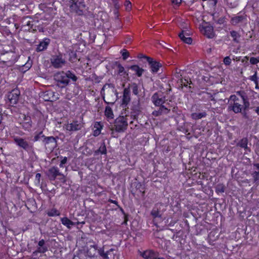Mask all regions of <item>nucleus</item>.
Segmentation results:
<instances>
[{
	"mask_svg": "<svg viewBox=\"0 0 259 259\" xmlns=\"http://www.w3.org/2000/svg\"><path fill=\"white\" fill-rule=\"evenodd\" d=\"M94 127L95 130L93 131V135L97 137L101 134L103 126L100 122H96Z\"/></svg>",
	"mask_w": 259,
	"mask_h": 259,
	"instance_id": "obj_27",
	"label": "nucleus"
},
{
	"mask_svg": "<svg viewBox=\"0 0 259 259\" xmlns=\"http://www.w3.org/2000/svg\"><path fill=\"white\" fill-rule=\"evenodd\" d=\"M24 68H25V70H24V71H26V70H27L28 69L30 68V67H31V65H30L29 64H27V63H26L23 66Z\"/></svg>",
	"mask_w": 259,
	"mask_h": 259,
	"instance_id": "obj_58",
	"label": "nucleus"
},
{
	"mask_svg": "<svg viewBox=\"0 0 259 259\" xmlns=\"http://www.w3.org/2000/svg\"><path fill=\"white\" fill-rule=\"evenodd\" d=\"M141 112L140 107L139 104L137 105H133L131 107V117L133 120H137L138 116Z\"/></svg>",
	"mask_w": 259,
	"mask_h": 259,
	"instance_id": "obj_18",
	"label": "nucleus"
},
{
	"mask_svg": "<svg viewBox=\"0 0 259 259\" xmlns=\"http://www.w3.org/2000/svg\"><path fill=\"white\" fill-rule=\"evenodd\" d=\"M255 111L256 113L257 114V115H259V106L256 107Z\"/></svg>",
	"mask_w": 259,
	"mask_h": 259,
	"instance_id": "obj_64",
	"label": "nucleus"
},
{
	"mask_svg": "<svg viewBox=\"0 0 259 259\" xmlns=\"http://www.w3.org/2000/svg\"><path fill=\"white\" fill-rule=\"evenodd\" d=\"M104 246L98 249V254L103 259H119L117 251L114 248H111L105 252Z\"/></svg>",
	"mask_w": 259,
	"mask_h": 259,
	"instance_id": "obj_8",
	"label": "nucleus"
},
{
	"mask_svg": "<svg viewBox=\"0 0 259 259\" xmlns=\"http://www.w3.org/2000/svg\"><path fill=\"white\" fill-rule=\"evenodd\" d=\"M190 34H188L186 30H182L180 33L179 34V36L180 38L185 43L190 45L192 42V39L191 37L186 36H189Z\"/></svg>",
	"mask_w": 259,
	"mask_h": 259,
	"instance_id": "obj_20",
	"label": "nucleus"
},
{
	"mask_svg": "<svg viewBox=\"0 0 259 259\" xmlns=\"http://www.w3.org/2000/svg\"><path fill=\"white\" fill-rule=\"evenodd\" d=\"M254 83L255 84V89L256 90H259L258 81Z\"/></svg>",
	"mask_w": 259,
	"mask_h": 259,
	"instance_id": "obj_63",
	"label": "nucleus"
},
{
	"mask_svg": "<svg viewBox=\"0 0 259 259\" xmlns=\"http://www.w3.org/2000/svg\"><path fill=\"white\" fill-rule=\"evenodd\" d=\"M159 205L158 204H156L150 213L153 218V224L156 227H158V224L161 223L163 221L162 213L160 211Z\"/></svg>",
	"mask_w": 259,
	"mask_h": 259,
	"instance_id": "obj_9",
	"label": "nucleus"
},
{
	"mask_svg": "<svg viewBox=\"0 0 259 259\" xmlns=\"http://www.w3.org/2000/svg\"><path fill=\"white\" fill-rule=\"evenodd\" d=\"M77 59L76 54L74 53L72 54V56H70L69 61L72 62H75Z\"/></svg>",
	"mask_w": 259,
	"mask_h": 259,
	"instance_id": "obj_53",
	"label": "nucleus"
},
{
	"mask_svg": "<svg viewBox=\"0 0 259 259\" xmlns=\"http://www.w3.org/2000/svg\"><path fill=\"white\" fill-rule=\"evenodd\" d=\"M107 154V148L104 141H103L98 148L94 152L95 155H98L99 154L105 155Z\"/></svg>",
	"mask_w": 259,
	"mask_h": 259,
	"instance_id": "obj_24",
	"label": "nucleus"
},
{
	"mask_svg": "<svg viewBox=\"0 0 259 259\" xmlns=\"http://www.w3.org/2000/svg\"><path fill=\"white\" fill-rule=\"evenodd\" d=\"M135 188L141 193V196H144L145 194V187L144 184L141 182H136L134 184Z\"/></svg>",
	"mask_w": 259,
	"mask_h": 259,
	"instance_id": "obj_30",
	"label": "nucleus"
},
{
	"mask_svg": "<svg viewBox=\"0 0 259 259\" xmlns=\"http://www.w3.org/2000/svg\"><path fill=\"white\" fill-rule=\"evenodd\" d=\"M249 62L251 65H256L259 63V57H251L249 59Z\"/></svg>",
	"mask_w": 259,
	"mask_h": 259,
	"instance_id": "obj_48",
	"label": "nucleus"
},
{
	"mask_svg": "<svg viewBox=\"0 0 259 259\" xmlns=\"http://www.w3.org/2000/svg\"><path fill=\"white\" fill-rule=\"evenodd\" d=\"M52 94V93L51 92L47 91L43 92L41 96L45 101H51V97L50 95H51Z\"/></svg>",
	"mask_w": 259,
	"mask_h": 259,
	"instance_id": "obj_41",
	"label": "nucleus"
},
{
	"mask_svg": "<svg viewBox=\"0 0 259 259\" xmlns=\"http://www.w3.org/2000/svg\"><path fill=\"white\" fill-rule=\"evenodd\" d=\"M127 119L126 116L120 115L114 120V127L115 131L118 133L124 132L127 129Z\"/></svg>",
	"mask_w": 259,
	"mask_h": 259,
	"instance_id": "obj_6",
	"label": "nucleus"
},
{
	"mask_svg": "<svg viewBox=\"0 0 259 259\" xmlns=\"http://www.w3.org/2000/svg\"><path fill=\"white\" fill-rule=\"evenodd\" d=\"M108 202L115 204L117 207L119 205L118 204V201L117 200H112V199H111L110 198H109L108 200Z\"/></svg>",
	"mask_w": 259,
	"mask_h": 259,
	"instance_id": "obj_57",
	"label": "nucleus"
},
{
	"mask_svg": "<svg viewBox=\"0 0 259 259\" xmlns=\"http://www.w3.org/2000/svg\"><path fill=\"white\" fill-rule=\"evenodd\" d=\"M230 101L231 103L229 109L235 113H241L244 117H246L250 103L245 92L242 90L236 92L235 95L230 96Z\"/></svg>",
	"mask_w": 259,
	"mask_h": 259,
	"instance_id": "obj_1",
	"label": "nucleus"
},
{
	"mask_svg": "<svg viewBox=\"0 0 259 259\" xmlns=\"http://www.w3.org/2000/svg\"><path fill=\"white\" fill-rule=\"evenodd\" d=\"M117 66L118 68V74L122 75L125 73L124 68L120 64H118Z\"/></svg>",
	"mask_w": 259,
	"mask_h": 259,
	"instance_id": "obj_45",
	"label": "nucleus"
},
{
	"mask_svg": "<svg viewBox=\"0 0 259 259\" xmlns=\"http://www.w3.org/2000/svg\"><path fill=\"white\" fill-rule=\"evenodd\" d=\"M151 101L155 106L159 107L157 110H155L152 112L153 116H159L161 115L167 114L170 112V109L164 105L166 100L165 96L162 92L155 93L151 97Z\"/></svg>",
	"mask_w": 259,
	"mask_h": 259,
	"instance_id": "obj_2",
	"label": "nucleus"
},
{
	"mask_svg": "<svg viewBox=\"0 0 259 259\" xmlns=\"http://www.w3.org/2000/svg\"><path fill=\"white\" fill-rule=\"evenodd\" d=\"M41 178V174L40 173H37L35 175L34 183L36 186H39L40 184V181Z\"/></svg>",
	"mask_w": 259,
	"mask_h": 259,
	"instance_id": "obj_47",
	"label": "nucleus"
},
{
	"mask_svg": "<svg viewBox=\"0 0 259 259\" xmlns=\"http://www.w3.org/2000/svg\"><path fill=\"white\" fill-rule=\"evenodd\" d=\"M176 223V221H173V220H171L170 221V223H169L168 226L172 227V226H174Z\"/></svg>",
	"mask_w": 259,
	"mask_h": 259,
	"instance_id": "obj_60",
	"label": "nucleus"
},
{
	"mask_svg": "<svg viewBox=\"0 0 259 259\" xmlns=\"http://www.w3.org/2000/svg\"><path fill=\"white\" fill-rule=\"evenodd\" d=\"M72 259H85L84 256L82 254H77L74 255Z\"/></svg>",
	"mask_w": 259,
	"mask_h": 259,
	"instance_id": "obj_54",
	"label": "nucleus"
},
{
	"mask_svg": "<svg viewBox=\"0 0 259 259\" xmlns=\"http://www.w3.org/2000/svg\"><path fill=\"white\" fill-rule=\"evenodd\" d=\"M132 92L135 95H138L139 94V88L136 83H133L132 84Z\"/></svg>",
	"mask_w": 259,
	"mask_h": 259,
	"instance_id": "obj_44",
	"label": "nucleus"
},
{
	"mask_svg": "<svg viewBox=\"0 0 259 259\" xmlns=\"http://www.w3.org/2000/svg\"><path fill=\"white\" fill-rule=\"evenodd\" d=\"M172 5L179 7L182 4V0H171Z\"/></svg>",
	"mask_w": 259,
	"mask_h": 259,
	"instance_id": "obj_51",
	"label": "nucleus"
},
{
	"mask_svg": "<svg viewBox=\"0 0 259 259\" xmlns=\"http://www.w3.org/2000/svg\"><path fill=\"white\" fill-rule=\"evenodd\" d=\"M55 80L64 86L68 85L70 80L73 82H75L77 80V76L70 70L66 72L61 71L57 72L54 76Z\"/></svg>",
	"mask_w": 259,
	"mask_h": 259,
	"instance_id": "obj_3",
	"label": "nucleus"
},
{
	"mask_svg": "<svg viewBox=\"0 0 259 259\" xmlns=\"http://www.w3.org/2000/svg\"><path fill=\"white\" fill-rule=\"evenodd\" d=\"M104 115L108 119V120L112 119L114 118V114L112 108L108 106H106Z\"/></svg>",
	"mask_w": 259,
	"mask_h": 259,
	"instance_id": "obj_29",
	"label": "nucleus"
},
{
	"mask_svg": "<svg viewBox=\"0 0 259 259\" xmlns=\"http://www.w3.org/2000/svg\"><path fill=\"white\" fill-rule=\"evenodd\" d=\"M248 140L246 138H244L241 139L238 143V145L242 148H244V149H248Z\"/></svg>",
	"mask_w": 259,
	"mask_h": 259,
	"instance_id": "obj_37",
	"label": "nucleus"
},
{
	"mask_svg": "<svg viewBox=\"0 0 259 259\" xmlns=\"http://www.w3.org/2000/svg\"><path fill=\"white\" fill-rule=\"evenodd\" d=\"M58 158H60L62 159L60 162H61L63 164H65L67 163V158L66 157H63V156H61L60 157H58Z\"/></svg>",
	"mask_w": 259,
	"mask_h": 259,
	"instance_id": "obj_56",
	"label": "nucleus"
},
{
	"mask_svg": "<svg viewBox=\"0 0 259 259\" xmlns=\"http://www.w3.org/2000/svg\"><path fill=\"white\" fill-rule=\"evenodd\" d=\"M118 208L119 209V210H120V211L122 212V214H126L123 210V209L119 205L118 207Z\"/></svg>",
	"mask_w": 259,
	"mask_h": 259,
	"instance_id": "obj_61",
	"label": "nucleus"
},
{
	"mask_svg": "<svg viewBox=\"0 0 259 259\" xmlns=\"http://www.w3.org/2000/svg\"><path fill=\"white\" fill-rule=\"evenodd\" d=\"M20 29L19 30L18 33L20 34L21 32H30V31H36L35 27H34V24H32V25H24V26H20Z\"/></svg>",
	"mask_w": 259,
	"mask_h": 259,
	"instance_id": "obj_26",
	"label": "nucleus"
},
{
	"mask_svg": "<svg viewBox=\"0 0 259 259\" xmlns=\"http://www.w3.org/2000/svg\"><path fill=\"white\" fill-rule=\"evenodd\" d=\"M70 11L78 16H81L87 9L84 0H70Z\"/></svg>",
	"mask_w": 259,
	"mask_h": 259,
	"instance_id": "obj_4",
	"label": "nucleus"
},
{
	"mask_svg": "<svg viewBox=\"0 0 259 259\" xmlns=\"http://www.w3.org/2000/svg\"><path fill=\"white\" fill-rule=\"evenodd\" d=\"M174 77L177 79V81H180V79L183 78L182 75L181 73V70L176 69Z\"/></svg>",
	"mask_w": 259,
	"mask_h": 259,
	"instance_id": "obj_49",
	"label": "nucleus"
},
{
	"mask_svg": "<svg viewBox=\"0 0 259 259\" xmlns=\"http://www.w3.org/2000/svg\"><path fill=\"white\" fill-rule=\"evenodd\" d=\"M207 115V113L205 111H203L200 113L194 112L191 114V117L195 120L201 119L202 118L205 117Z\"/></svg>",
	"mask_w": 259,
	"mask_h": 259,
	"instance_id": "obj_31",
	"label": "nucleus"
},
{
	"mask_svg": "<svg viewBox=\"0 0 259 259\" xmlns=\"http://www.w3.org/2000/svg\"><path fill=\"white\" fill-rule=\"evenodd\" d=\"M36 203L34 200H31L27 201L25 203V206L27 207V209L31 213H33L35 211L36 209Z\"/></svg>",
	"mask_w": 259,
	"mask_h": 259,
	"instance_id": "obj_25",
	"label": "nucleus"
},
{
	"mask_svg": "<svg viewBox=\"0 0 259 259\" xmlns=\"http://www.w3.org/2000/svg\"><path fill=\"white\" fill-rule=\"evenodd\" d=\"M223 62L225 65L229 66L231 64V59L229 56H226L224 58Z\"/></svg>",
	"mask_w": 259,
	"mask_h": 259,
	"instance_id": "obj_50",
	"label": "nucleus"
},
{
	"mask_svg": "<svg viewBox=\"0 0 259 259\" xmlns=\"http://www.w3.org/2000/svg\"><path fill=\"white\" fill-rule=\"evenodd\" d=\"M47 214L49 217H56L59 216L60 215V212L56 208H53L49 209L47 212Z\"/></svg>",
	"mask_w": 259,
	"mask_h": 259,
	"instance_id": "obj_36",
	"label": "nucleus"
},
{
	"mask_svg": "<svg viewBox=\"0 0 259 259\" xmlns=\"http://www.w3.org/2000/svg\"><path fill=\"white\" fill-rule=\"evenodd\" d=\"M225 191V186L223 184H218L215 187V191L217 194L224 193Z\"/></svg>",
	"mask_w": 259,
	"mask_h": 259,
	"instance_id": "obj_40",
	"label": "nucleus"
},
{
	"mask_svg": "<svg viewBox=\"0 0 259 259\" xmlns=\"http://www.w3.org/2000/svg\"><path fill=\"white\" fill-rule=\"evenodd\" d=\"M249 79L253 81L254 83L257 82L258 81V77L257 76V71H255L254 74L252 75H251L249 77Z\"/></svg>",
	"mask_w": 259,
	"mask_h": 259,
	"instance_id": "obj_46",
	"label": "nucleus"
},
{
	"mask_svg": "<svg viewBox=\"0 0 259 259\" xmlns=\"http://www.w3.org/2000/svg\"><path fill=\"white\" fill-rule=\"evenodd\" d=\"M80 125L77 120H74L66 126V128L69 131H76L80 130Z\"/></svg>",
	"mask_w": 259,
	"mask_h": 259,
	"instance_id": "obj_23",
	"label": "nucleus"
},
{
	"mask_svg": "<svg viewBox=\"0 0 259 259\" xmlns=\"http://www.w3.org/2000/svg\"><path fill=\"white\" fill-rule=\"evenodd\" d=\"M115 8L116 9V10H118V9L119 8V5L118 4V0H112Z\"/></svg>",
	"mask_w": 259,
	"mask_h": 259,
	"instance_id": "obj_55",
	"label": "nucleus"
},
{
	"mask_svg": "<svg viewBox=\"0 0 259 259\" xmlns=\"http://www.w3.org/2000/svg\"><path fill=\"white\" fill-rule=\"evenodd\" d=\"M253 183L255 184L256 186L259 185V171H254L252 172L251 174Z\"/></svg>",
	"mask_w": 259,
	"mask_h": 259,
	"instance_id": "obj_38",
	"label": "nucleus"
},
{
	"mask_svg": "<svg viewBox=\"0 0 259 259\" xmlns=\"http://www.w3.org/2000/svg\"><path fill=\"white\" fill-rule=\"evenodd\" d=\"M140 255L145 259H156L157 254L152 250H146L143 252L140 251Z\"/></svg>",
	"mask_w": 259,
	"mask_h": 259,
	"instance_id": "obj_19",
	"label": "nucleus"
},
{
	"mask_svg": "<svg viewBox=\"0 0 259 259\" xmlns=\"http://www.w3.org/2000/svg\"><path fill=\"white\" fill-rule=\"evenodd\" d=\"M246 18L242 15L233 17L231 19V23L233 25H236L242 22Z\"/></svg>",
	"mask_w": 259,
	"mask_h": 259,
	"instance_id": "obj_28",
	"label": "nucleus"
},
{
	"mask_svg": "<svg viewBox=\"0 0 259 259\" xmlns=\"http://www.w3.org/2000/svg\"><path fill=\"white\" fill-rule=\"evenodd\" d=\"M61 221L62 224L68 229H70L71 226L75 225L74 222H73L67 217L62 218Z\"/></svg>",
	"mask_w": 259,
	"mask_h": 259,
	"instance_id": "obj_33",
	"label": "nucleus"
},
{
	"mask_svg": "<svg viewBox=\"0 0 259 259\" xmlns=\"http://www.w3.org/2000/svg\"><path fill=\"white\" fill-rule=\"evenodd\" d=\"M230 36L232 38V40L234 42L239 43L240 34L235 30H232L230 32Z\"/></svg>",
	"mask_w": 259,
	"mask_h": 259,
	"instance_id": "obj_35",
	"label": "nucleus"
},
{
	"mask_svg": "<svg viewBox=\"0 0 259 259\" xmlns=\"http://www.w3.org/2000/svg\"><path fill=\"white\" fill-rule=\"evenodd\" d=\"M46 175L51 182L55 181L56 179L59 180L61 182H64V175L62 174L58 167L52 166L50 167L47 171Z\"/></svg>",
	"mask_w": 259,
	"mask_h": 259,
	"instance_id": "obj_5",
	"label": "nucleus"
},
{
	"mask_svg": "<svg viewBox=\"0 0 259 259\" xmlns=\"http://www.w3.org/2000/svg\"><path fill=\"white\" fill-rule=\"evenodd\" d=\"M17 145L27 152L31 151L33 145L22 138H17Z\"/></svg>",
	"mask_w": 259,
	"mask_h": 259,
	"instance_id": "obj_15",
	"label": "nucleus"
},
{
	"mask_svg": "<svg viewBox=\"0 0 259 259\" xmlns=\"http://www.w3.org/2000/svg\"><path fill=\"white\" fill-rule=\"evenodd\" d=\"M218 231L212 230L208 235V242L210 245H214V242L219 237Z\"/></svg>",
	"mask_w": 259,
	"mask_h": 259,
	"instance_id": "obj_21",
	"label": "nucleus"
},
{
	"mask_svg": "<svg viewBox=\"0 0 259 259\" xmlns=\"http://www.w3.org/2000/svg\"><path fill=\"white\" fill-rule=\"evenodd\" d=\"M98 247L97 245H91L87 251V255L90 258L97 256V253L98 252Z\"/></svg>",
	"mask_w": 259,
	"mask_h": 259,
	"instance_id": "obj_22",
	"label": "nucleus"
},
{
	"mask_svg": "<svg viewBox=\"0 0 259 259\" xmlns=\"http://www.w3.org/2000/svg\"><path fill=\"white\" fill-rule=\"evenodd\" d=\"M178 83H179V87L181 89H183L184 87H186L188 86V84H190L191 83V81L190 79L188 78L183 77L181 79H180V81H177Z\"/></svg>",
	"mask_w": 259,
	"mask_h": 259,
	"instance_id": "obj_32",
	"label": "nucleus"
},
{
	"mask_svg": "<svg viewBox=\"0 0 259 259\" xmlns=\"http://www.w3.org/2000/svg\"><path fill=\"white\" fill-rule=\"evenodd\" d=\"M120 54L123 60H125L130 56L129 52L126 49H122L120 51Z\"/></svg>",
	"mask_w": 259,
	"mask_h": 259,
	"instance_id": "obj_43",
	"label": "nucleus"
},
{
	"mask_svg": "<svg viewBox=\"0 0 259 259\" xmlns=\"http://www.w3.org/2000/svg\"><path fill=\"white\" fill-rule=\"evenodd\" d=\"M131 101V91L130 87L124 88L122 95L120 96L119 105L120 107L126 109Z\"/></svg>",
	"mask_w": 259,
	"mask_h": 259,
	"instance_id": "obj_7",
	"label": "nucleus"
},
{
	"mask_svg": "<svg viewBox=\"0 0 259 259\" xmlns=\"http://www.w3.org/2000/svg\"><path fill=\"white\" fill-rule=\"evenodd\" d=\"M51 42V39L48 37L44 38L37 46L35 51L40 52L47 50Z\"/></svg>",
	"mask_w": 259,
	"mask_h": 259,
	"instance_id": "obj_16",
	"label": "nucleus"
},
{
	"mask_svg": "<svg viewBox=\"0 0 259 259\" xmlns=\"http://www.w3.org/2000/svg\"><path fill=\"white\" fill-rule=\"evenodd\" d=\"M128 221V214H124V222L123 224H126Z\"/></svg>",
	"mask_w": 259,
	"mask_h": 259,
	"instance_id": "obj_59",
	"label": "nucleus"
},
{
	"mask_svg": "<svg viewBox=\"0 0 259 259\" xmlns=\"http://www.w3.org/2000/svg\"><path fill=\"white\" fill-rule=\"evenodd\" d=\"M145 57L146 58L150 66L151 71L153 73H157L159 68L162 67V64L159 62L154 61L151 57L146 56Z\"/></svg>",
	"mask_w": 259,
	"mask_h": 259,
	"instance_id": "obj_14",
	"label": "nucleus"
},
{
	"mask_svg": "<svg viewBox=\"0 0 259 259\" xmlns=\"http://www.w3.org/2000/svg\"><path fill=\"white\" fill-rule=\"evenodd\" d=\"M253 166L256 167V168L259 171V163H254Z\"/></svg>",
	"mask_w": 259,
	"mask_h": 259,
	"instance_id": "obj_62",
	"label": "nucleus"
},
{
	"mask_svg": "<svg viewBox=\"0 0 259 259\" xmlns=\"http://www.w3.org/2000/svg\"><path fill=\"white\" fill-rule=\"evenodd\" d=\"M52 65L55 68H59L65 65L66 61L61 54L53 55L51 58Z\"/></svg>",
	"mask_w": 259,
	"mask_h": 259,
	"instance_id": "obj_11",
	"label": "nucleus"
},
{
	"mask_svg": "<svg viewBox=\"0 0 259 259\" xmlns=\"http://www.w3.org/2000/svg\"><path fill=\"white\" fill-rule=\"evenodd\" d=\"M48 250V248L45 244V241L44 239H42L38 241L36 250L33 252V253H45Z\"/></svg>",
	"mask_w": 259,
	"mask_h": 259,
	"instance_id": "obj_17",
	"label": "nucleus"
},
{
	"mask_svg": "<svg viewBox=\"0 0 259 259\" xmlns=\"http://www.w3.org/2000/svg\"><path fill=\"white\" fill-rule=\"evenodd\" d=\"M34 22L32 21L30 18L26 17L23 18L21 21V26L32 25V24H34Z\"/></svg>",
	"mask_w": 259,
	"mask_h": 259,
	"instance_id": "obj_39",
	"label": "nucleus"
},
{
	"mask_svg": "<svg viewBox=\"0 0 259 259\" xmlns=\"http://www.w3.org/2000/svg\"><path fill=\"white\" fill-rule=\"evenodd\" d=\"M199 29L201 32L207 38H212L214 36L213 27L210 24L206 23L200 27Z\"/></svg>",
	"mask_w": 259,
	"mask_h": 259,
	"instance_id": "obj_12",
	"label": "nucleus"
},
{
	"mask_svg": "<svg viewBox=\"0 0 259 259\" xmlns=\"http://www.w3.org/2000/svg\"><path fill=\"white\" fill-rule=\"evenodd\" d=\"M130 69L135 72H136V75L138 77H141L142 75V74L144 72V69L140 67L137 65H132L130 67Z\"/></svg>",
	"mask_w": 259,
	"mask_h": 259,
	"instance_id": "obj_34",
	"label": "nucleus"
},
{
	"mask_svg": "<svg viewBox=\"0 0 259 259\" xmlns=\"http://www.w3.org/2000/svg\"><path fill=\"white\" fill-rule=\"evenodd\" d=\"M7 104L10 106L15 107L16 105V90H12L9 92L6 97Z\"/></svg>",
	"mask_w": 259,
	"mask_h": 259,
	"instance_id": "obj_13",
	"label": "nucleus"
},
{
	"mask_svg": "<svg viewBox=\"0 0 259 259\" xmlns=\"http://www.w3.org/2000/svg\"><path fill=\"white\" fill-rule=\"evenodd\" d=\"M45 137H46V136H45L43 134V132L42 131H40V132H38V133L35 132V136H34V138H33V141L34 142H37V141L39 140L40 138H42L43 139H45Z\"/></svg>",
	"mask_w": 259,
	"mask_h": 259,
	"instance_id": "obj_42",
	"label": "nucleus"
},
{
	"mask_svg": "<svg viewBox=\"0 0 259 259\" xmlns=\"http://www.w3.org/2000/svg\"><path fill=\"white\" fill-rule=\"evenodd\" d=\"M124 5L126 7V10H130L131 9L132 4L129 1L126 0Z\"/></svg>",
	"mask_w": 259,
	"mask_h": 259,
	"instance_id": "obj_52",
	"label": "nucleus"
},
{
	"mask_svg": "<svg viewBox=\"0 0 259 259\" xmlns=\"http://www.w3.org/2000/svg\"><path fill=\"white\" fill-rule=\"evenodd\" d=\"M42 143L46 148L50 151H53L57 146V139L53 136L45 137Z\"/></svg>",
	"mask_w": 259,
	"mask_h": 259,
	"instance_id": "obj_10",
	"label": "nucleus"
}]
</instances>
